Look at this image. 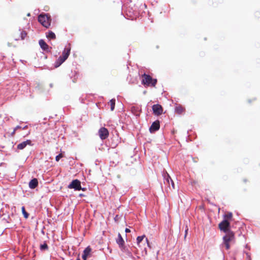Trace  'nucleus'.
<instances>
[{
	"label": "nucleus",
	"instance_id": "32",
	"mask_svg": "<svg viewBox=\"0 0 260 260\" xmlns=\"http://www.w3.org/2000/svg\"><path fill=\"white\" fill-rule=\"evenodd\" d=\"M185 233H185V237H186V234H187V230H186V231H185Z\"/></svg>",
	"mask_w": 260,
	"mask_h": 260
},
{
	"label": "nucleus",
	"instance_id": "4",
	"mask_svg": "<svg viewBox=\"0 0 260 260\" xmlns=\"http://www.w3.org/2000/svg\"><path fill=\"white\" fill-rule=\"evenodd\" d=\"M71 48H65L62 53V55L59 57L55 63V68L60 66L69 57L70 54Z\"/></svg>",
	"mask_w": 260,
	"mask_h": 260
},
{
	"label": "nucleus",
	"instance_id": "15",
	"mask_svg": "<svg viewBox=\"0 0 260 260\" xmlns=\"http://www.w3.org/2000/svg\"><path fill=\"white\" fill-rule=\"evenodd\" d=\"M38 185V181L37 179L34 178L29 182V187L31 189H34Z\"/></svg>",
	"mask_w": 260,
	"mask_h": 260
},
{
	"label": "nucleus",
	"instance_id": "5",
	"mask_svg": "<svg viewBox=\"0 0 260 260\" xmlns=\"http://www.w3.org/2000/svg\"><path fill=\"white\" fill-rule=\"evenodd\" d=\"M219 230L225 233L232 232L230 229V222L226 220H223L218 224Z\"/></svg>",
	"mask_w": 260,
	"mask_h": 260
},
{
	"label": "nucleus",
	"instance_id": "29",
	"mask_svg": "<svg viewBox=\"0 0 260 260\" xmlns=\"http://www.w3.org/2000/svg\"><path fill=\"white\" fill-rule=\"evenodd\" d=\"M125 231L126 233H129L131 232L130 230L127 228L125 229Z\"/></svg>",
	"mask_w": 260,
	"mask_h": 260
},
{
	"label": "nucleus",
	"instance_id": "9",
	"mask_svg": "<svg viewBox=\"0 0 260 260\" xmlns=\"http://www.w3.org/2000/svg\"><path fill=\"white\" fill-rule=\"evenodd\" d=\"M153 112L154 115H160L162 114L163 112V109L162 106L159 104H155L152 107Z\"/></svg>",
	"mask_w": 260,
	"mask_h": 260
},
{
	"label": "nucleus",
	"instance_id": "25",
	"mask_svg": "<svg viewBox=\"0 0 260 260\" xmlns=\"http://www.w3.org/2000/svg\"><path fill=\"white\" fill-rule=\"evenodd\" d=\"M121 250L123 252H126L127 251V249L126 248V246L124 245V244L122 245V246H119Z\"/></svg>",
	"mask_w": 260,
	"mask_h": 260
},
{
	"label": "nucleus",
	"instance_id": "34",
	"mask_svg": "<svg viewBox=\"0 0 260 260\" xmlns=\"http://www.w3.org/2000/svg\"><path fill=\"white\" fill-rule=\"evenodd\" d=\"M244 181L246 182V181H247V180L246 179H245V180H244Z\"/></svg>",
	"mask_w": 260,
	"mask_h": 260
},
{
	"label": "nucleus",
	"instance_id": "30",
	"mask_svg": "<svg viewBox=\"0 0 260 260\" xmlns=\"http://www.w3.org/2000/svg\"><path fill=\"white\" fill-rule=\"evenodd\" d=\"M81 190H83V191H85L86 190V188H82L81 187Z\"/></svg>",
	"mask_w": 260,
	"mask_h": 260
},
{
	"label": "nucleus",
	"instance_id": "7",
	"mask_svg": "<svg viewBox=\"0 0 260 260\" xmlns=\"http://www.w3.org/2000/svg\"><path fill=\"white\" fill-rule=\"evenodd\" d=\"M109 131L105 127H102L99 130V135L102 140H105L109 136Z\"/></svg>",
	"mask_w": 260,
	"mask_h": 260
},
{
	"label": "nucleus",
	"instance_id": "24",
	"mask_svg": "<svg viewBox=\"0 0 260 260\" xmlns=\"http://www.w3.org/2000/svg\"><path fill=\"white\" fill-rule=\"evenodd\" d=\"M48 249V246L46 243H44V244H41L40 245V249L41 250H47Z\"/></svg>",
	"mask_w": 260,
	"mask_h": 260
},
{
	"label": "nucleus",
	"instance_id": "23",
	"mask_svg": "<svg viewBox=\"0 0 260 260\" xmlns=\"http://www.w3.org/2000/svg\"><path fill=\"white\" fill-rule=\"evenodd\" d=\"M22 212L23 214L24 217L25 218H27L28 217L29 214L28 213L25 211V207H22L21 208Z\"/></svg>",
	"mask_w": 260,
	"mask_h": 260
},
{
	"label": "nucleus",
	"instance_id": "27",
	"mask_svg": "<svg viewBox=\"0 0 260 260\" xmlns=\"http://www.w3.org/2000/svg\"><path fill=\"white\" fill-rule=\"evenodd\" d=\"M62 157H63V155L62 153H60L56 156L55 160L56 161H58L60 160V159Z\"/></svg>",
	"mask_w": 260,
	"mask_h": 260
},
{
	"label": "nucleus",
	"instance_id": "33",
	"mask_svg": "<svg viewBox=\"0 0 260 260\" xmlns=\"http://www.w3.org/2000/svg\"><path fill=\"white\" fill-rule=\"evenodd\" d=\"M26 127H27V126H25V127H24L23 128V129L26 128Z\"/></svg>",
	"mask_w": 260,
	"mask_h": 260
},
{
	"label": "nucleus",
	"instance_id": "22",
	"mask_svg": "<svg viewBox=\"0 0 260 260\" xmlns=\"http://www.w3.org/2000/svg\"><path fill=\"white\" fill-rule=\"evenodd\" d=\"M132 111L136 116L139 115V110L138 108H137V107H133L132 108Z\"/></svg>",
	"mask_w": 260,
	"mask_h": 260
},
{
	"label": "nucleus",
	"instance_id": "1",
	"mask_svg": "<svg viewBox=\"0 0 260 260\" xmlns=\"http://www.w3.org/2000/svg\"><path fill=\"white\" fill-rule=\"evenodd\" d=\"M157 82L156 79L152 78L149 75L144 74L142 75V84L146 87H155Z\"/></svg>",
	"mask_w": 260,
	"mask_h": 260
},
{
	"label": "nucleus",
	"instance_id": "11",
	"mask_svg": "<svg viewBox=\"0 0 260 260\" xmlns=\"http://www.w3.org/2000/svg\"><path fill=\"white\" fill-rule=\"evenodd\" d=\"M160 127L159 122L157 120L152 123L149 128V131L151 133L154 132L159 129Z\"/></svg>",
	"mask_w": 260,
	"mask_h": 260
},
{
	"label": "nucleus",
	"instance_id": "20",
	"mask_svg": "<svg viewBox=\"0 0 260 260\" xmlns=\"http://www.w3.org/2000/svg\"><path fill=\"white\" fill-rule=\"evenodd\" d=\"M91 252V248L90 247V246H88L84 250L83 254H84L86 256H88Z\"/></svg>",
	"mask_w": 260,
	"mask_h": 260
},
{
	"label": "nucleus",
	"instance_id": "14",
	"mask_svg": "<svg viewBox=\"0 0 260 260\" xmlns=\"http://www.w3.org/2000/svg\"><path fill=\"white\" fill-rule=\"evenodd\" d=\"M175 112L178 114H182L185 112V109L180 105H177L175 108Z\"/></svg>",
	"mask_w": 260,
	"mask_h": 260
},
{
	"label": "nucleus",
	"instance_id": "17",
	"mask_svg": "<svg viewBox=\"0 0 260 260\" xmlns=\"http://www.w3.org/2000/svg\"><path fill=\"white\" fill-rule=\"evenodd\" d=\"M116 242L118 244L119 246H122V245L124 244V241L120 233L118 235V238L116 240Z\"/></svg>",
	"mask_w": 260,
	"mask_h": 260
},
{
	"label": "nucleus",
	"instance_id": "3",
	"mask_svg": "<svg viewBox=\"0 0 260 260\" xmlns=\"http://www.w3.org/2000/svg\"><path fill=\"white\" fill-rule=\"evenodd\" d=\"M223 237V244L227 250L230 248V243L235 241V233L232 232H229L225 233Z\"/></svg>",
	"mask_w": 260,
	"mask_h": 260
},
{
	"label": "nucleus",
	"instance_id": "31",
	"mask_svg": "<svg viewBox=\"0 0 260 260\" xmlns=\"http://www.w3.org/2000/svg\"><path fill=\"white\" fill-rule=\"evenodd\" d=\"M79 196L80 197H82V196H83V194H80Z\"/></svg>",
	"mask_w": 260,
	"mask_h": 260
},
{
	"label": "nucleus",
	"instance_id": "10",
	"mask_svg": "<svg viewBox=\"0 0 260 260\" xmlns=\"http://www.w3.org/2000/svg\"><path fill=\"white\" fill-rule=\"evenodd\" d=\"M145 239V243H146L148 246L150 247V246L149 245V241L147 239V238H146L145 237V235H143L142 236H138L137 238V245L138 247H141L142 246L141 245V243L143 241V240Z\"/></svg>",
	"mask_w": 260,
	"mask_h": 260
},
{
	"label": "nucleus",
	"instance_id": "35",
	"mask_svg": "<svg viewBox=\"0 0 260 260\" xmlns=\"http://www.w3.org/2000/svg\"><path fill=\"white\" fill-rule=\"evenodd\" d=\"M76 260H80L79 258L77 259Z\"/></svg>",
	"mask_w": 260,
	"mask_h": 260
},
{
	"label": "nucleus",
	"instance_id": "12",
	"mask_svg": "<svg viewBox=\"0 0 260 260\" xmlns=\"http://www.w3.org/2000/svg\"><path fill=\"white\" fill-rule=\"evenodd\" d=\"M31 145V141L29 140H27L25 141H24L20 144H19L17 148L19 150H22L27 145Z\"/></svg>",
	"mask_w": 260,
	"mask_h": 260
},
{
	"label": "nucleus",
	"instance_id": "6",
	"mask_svg": "<svg viewBox=\"0 0 260 260\" xmlns=\"http://www.w3.org/2000/svg\"><path fill=\"white\" fill-rule=\"evenodd\" d=\"M68 188L80 190L81 189V182L78 179L73 180L68 186Z\"/></svg>",
	"mask_w": 260,
	"mask_h": 260
},
{
	"label": "nucleus",
	"instance_id": "26",
	"mask_svg": "<svg viewBox=\"0 0 260 260\" xmlns=\"http://www.w3.org/2000/svg\"><path fill=\"white\" fill-rule=\"evenodd\" d=\"M21 128V126H19V125L17 126H16V127L14 129L13 131L12 132V133H11V136H13L15 135L16 131H17V129H19V128Z\"/></svg>",
	"mask_w": 260,
	"mask_h": 260
},
{
	"label": "nucleus",
	"instance_id": "21",
	"mask_svg": "<svg viewBox=\"0 0 260 260\" xmlns=\"http://www.w3.org/2000/svg\"><path fill=\"white\" fill-rule=\"evenodd\" d=\"M109 105L110 106L111 110H114L115 105V100L114 99L111 100L109 103Z\"/></svg>",
	"mask_w": 260,
	"mask_h": 260
},
{
	"label": "nucleus",
	"instance_id": "16",
	"mask_svg": "<svg viewBox=\"0 0 260 260\" xmlns=\"http://www.w3.org/2000/svg\"><path fill=\"white\" fill-rule=\"evenodd\" d=\"M27 36V33L25 31L22 30L20 33V37L15 36V40L16 41H18L20 40H24Z\"/></svg>",
	"mask_w": 260,
	"mask_h": 260
},
{
	"label": "nucleus",
	"instance_id": "19",
	"mask_svg": "<svg viewBox=\"0 0 260 260\" xmlns=\"http://www.w3.org/2000/svg\"><path fill=\"white\" fill-rule=\"evenodd\" d=\"M46 37L47 38L50 39H55L56 38V36L55 34L52 31H49L46 35Z\"/></svg>",
	"mask_w": 260,
	"mask_h": 260
},
{
	"label": "nucleus",
	"instance_id": "28",
	"mask_svg": "<svg viewBox=\"0 0 260 260\" xmlns=\"http://www.w3.org/2000/svg\"><path fill=\"white\" fill-rule=\"evenodd\" d=\"M87 257L84 254H83L82 258L83 260H86Z\"/></svg>",
	"mask_w": 260,
	"mask_h": 260
},
{
	"label": "nucleus",
	"instance_id": "8",
	"mask_svg": "<svg viewBox=\"0 0 260 260\" xmlns=\"http://www.w3.org/2000/svg\"><path fill=\"white\" fill-rule=\"evenodd\" d=\"M171 183L172 188L174 189L175 188L174 183L173 181L172 180V179H171V178L170 177V176L169 175V174L167 173L166 174L164 175V183L166 184V185H167L168 186V187L170 188H171V186H170Z\"/></svg>",
	"mask_w": 260,
	"mask_h": 260
},
{
	"label": "nucleus",
	"instance_id": "18",
	"mask_svg": "<svg viewBox=\"0 0 260 260\" xmlns=\"http://www.w3.org/2000/svg\"><path fill=\"white\" fill-rule=\"evenodd\" d=\"M233 218V214L232 212H227L223 215V220H226V221H231Z\"/></svg>",
	"mask_w": 260,
	"mask_h": 260
},
{
	"label": "nucleus",
	"instance_id": "2",
	"mask_svg": "<svg viewBox=\"0 0 260 260\" xmlns=\"http://www.w3.org/2000/svg\"><path fill=\"white\" fill-rule=\"evenodd\" d=\"M38 21L44 27L48 28L50 26L51 19L48 14H41L38 16Z\"/></svg>",
	"mask_w": 260,
	"mask_h": 260
},
{
	"label": "nucleus",
	"instance_id": "13",
	"mask_svg": "<svg viewBox=\"0 0 260 260\" xmlns=\"http://www.w3.org/2000/svg\"><path fill=\"white\" fill-rule=\"evenodd\" d=\"M41 48L44 51H49V47L47 43L43 40H40L39 42Z\"/></svg>",
	"mask_w": 260,
	"mask_h": 260
}]
</instances>
